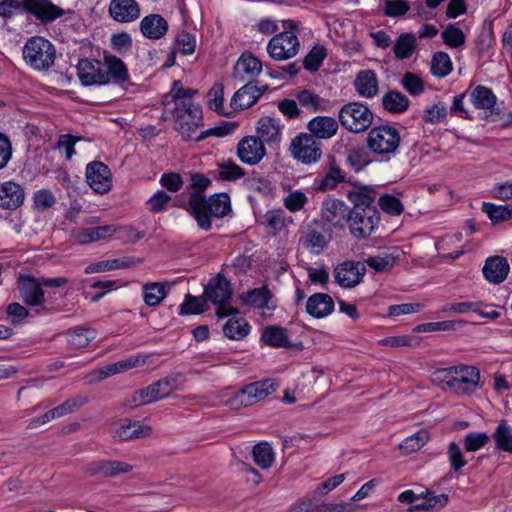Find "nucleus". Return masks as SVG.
<instances>
[{
    "mask_svg": "<svg viewBox=\"0 0 512 512\" xmlns=\"http://www.w3.org/2000/svg\"><path fill=\"white\" fill-rule=\"evenodd\" d=\"M86 179L88 185L99 194H105L112 187V174L109 167L100 162L93 161L86 166Z\"/></svg>",
    "mask_w": 512,
    "mask_h": 512,
    "instance_id": "15",
    "label": "nucleus"
},
{
    "mask_svg": "<svg viewBox=\"0 0 512 512\" xmlns=\"http://www.w3.org/2000/svg\"><path fill=\"white\" fill-rule=\"evenodd\" d=\"M306 311L314 318L326 317L334 311V301L328 294L315 293L308 298Z\"/></svg>",
    "mask_w": 512,
    "mask_h": 512,
    "instance_id": "30",
    "label": "nucleus"
},
{
    "mask_svg": "<svg viewBox=\"0 0 512 512\" xmlns=\"http://www.w3.org/2000/svg\"><path fill=\"white\" fill-rule=\"evenodd\" d=\"M395 258L389 253L368 257L365 263L377 272L385 271L394 265Z\"/></svg>",
    "mask_w": 512,
    "mask_h": 512,
    "instance_id": "60",
    "label": "nucleus"
},
{
    "mask_svg": "<svg viewBox=\"0 0 512 512\" xmlns=\"http://www.w3.org/2000/svg\"><path fill=\"white\" fill-rule=\"evenodd\" d=\"M7 319L13 325H20L29 316V310L20 303H10L6 308Z\"/></svg>",
    "mask_w": 512,
    "mask_h": 512,
    "instance_id": "63",
    "label": "nucleus"
},
{
    "mask_svg": "<svg viewBox=\"0 0 512 512\" xmlns=\"http://www.w3.org/2000/svg\"><path fill=\"white\" fill-rule=\"evenodd\" d=\"M417 48V39L411 32L402 33L393 44L394 56L397 60L410 58Z\"/></svg>",
    "mask_w": 512,
    "mask_h": 512,
    "instance_id": "35",
    "label": "nucleus"
},
{
    "mask_svg": "<svg viewBox=\"0 0 512 512\" xmlns=\"http://www.w3.org/2000/svg\"><path fill=\"white\" fill-rule=\"evenodd\" d=\"M482 211L487 214L493 224L512 219V207L508 205H494L483 203Z\"/></svg>",
    "mask_w": 512,
    "mask_h": 512,
    "instance_id": "46",
    "label": "nucleus"
},
{
    "mask_svg": "<svg viewBox=\"0 0 512 512\" xmlns=\"http://www.w3.org/2000/svg\"><path fill=\"white\" fill-rule=\"evenodd\" d=\"M224 86L221 83H216L208 92V106L211 110L225 115L224 112Z\"/></svg>",
    "mask_w": 512,
    "mask_h": 512,
    "instance_id": "55",
    "label": "nucleus"
},
{
    "mask_svg": "<svg viewBox=\"0 0 512 512\" xmlns=\"http://www.w3.org/2000/svg\"><path fill=\"white\" fill-rule=\"evenodd\" d=\"M226 337L233 340H242L250 332V325L243 318H231L223 326Z\"/></svg>",
    "mask_w": 512,
    "mask_h": 512,
    "instance_id": "44",
    "label": "nucleus"
},
{
    "mask_svg": "<svg viewBox=\"0 0 512 512\" xmlns=\"http://www.w3.org/2000/svg\"><path fill=\"white\" fill-rule=\"evenodd\" d=\"M89 402V397L84 394H79L73 398L67 399L59 406L55 407L56 416L58 418L63 417L65 415L71 414L75 410L84 406Z\"/></svg>",
    "mask_w": 512,
    "mask_h": 512,
    "instance_id": "53",
    "label": "nucleus"
},
{
    "mask_svg": "<svg viewBox=\"0 0 512 512\" xmlns=\"http://www.w3.org/2000/svg\"><path fill=\"white\" fill-rule=\"evenodd\" d=\"M278 388L279 383L275 379L267 378L256 381L233 392L225 404L232 409L249 407L275 393Z\"/></svg>",
    "mask_w": 512,
    "mask_h": 512,
    "instance_id": "6",
    "label": "nucleus"
},
{
    "mask_svg": "<svg viewBox=\"0 0 512 512\" xmlns=\"http://www.w3.org/2000/svg\"><path fill=\"white\" fill-rule=\"evenodd\" d=\"M348 210L344 202L337 199H327L323 202L321 215L323 220L334 227H343L348 219Z\"/></svg>",
    "mask_w": 512,
    "mask_h": 512,
    "instance_id": "27",
    "label": "nucleus"
},
{
    "mask_svg": "<svg viewBox=\"0 0 512 512\" xmlns=\"http://www.w3.org/2000/svg\"><path fill=\"white\" fill-rule=\"evenodd\" d=\"M308 198L307 196L300 190H295L293 192H290L284 199L283 203L284 206L290 211V212H297L304 208L305 204L307 203Z\"/></svg>",
    "mask_w": 512,
    "mask_h": 512,
    "instance_id": "64",
    "label": "nucleus"
},
{
    "mask_svg": "<svg viewBox=\"0 0 512 512\" xmlns=\"http://www.w3.org/2000/svg\"><path fill=\"white\" fill-rule=\"evenodd\" d=\"M119 229L120 228L115 225L80 228L74 232V238L79 244H88L111 237Z\"/></svg>",
    "mask_w": 512,
    "mask_h": 512,
    "instance_id": "29",
    "label": "nucleus"
},
{
    "mask_svg": "<svg viewBox=\"0 0 512 512\" xmlns=\"http://www.w3.org/2000/svg\"><path fill=\"white\" fill-rule=\"evenodd\" d=\"M23 7L44 22H51L64 15V10L49 0H24Z\"/></svg>",
    "mask_w": 512,
    "mask_h": 512,
    "instance_id": "21",
    "label": "nucleus"
},
{
    "mask_svg": "<svg viewBox=\"0 0 512 512\" xmlns=\"http://www.w3.org/2000/svg\"><path fill=\"white\" fill-rule=\"evenodd\" d=\"M378 205L381 209L390 215H400L403 211V205L401 201L390 194H384L379 197Z\"/></svg>",
    "mask_w": 512,
    "mask_h": 512,
    "instance_id": "61",
    "label": "nucleus"
},
{
    "mask_svg": "<svg viewBox=\"0 0 512 512\" xmlns=\"http://www.w3.org/2000/svg\"><path fill=\"white\" fill-rule=\"evenodd\" d=\"M40 277L21 275L18 278V291L22 301L30 307L36 308V314L51 313L52 309L46 305L45 292Z\"/></svg>",
    "mask_w": 512,
    "mask_h": 512,
    "instance_id": "11",
    "label": "nucleus"
},
{
    "mask_svg": "<svg viewBox=\"0 0 512 512\" xmlns=\"http://www.w3.org/2000/svg\"><path fill=\"white\" fill-rule=\"evenodd\" d=\"M410 9L406 0H384L383 12L387 17H401Z\"/></svg>",
    "mask_w": 512,
    "mask_h": 512,
    "instance_id": "58",
    "label": "nucleus"
},
{
    "mask_svg": "<svg viewBox=\"0 0 512 512\" xmlns=\"http://www.w3.org/2000/svg\"><path fill=\"white\" fill-rule=\"evenodd\" d=\"M492 438L495 441L497 449L512 452V427L509 426L505 420L500 421L492 434Z\"/></svg>",
    "mask_w": 512,
    "mask_h": 512,
    "instance_id": "45",
    "label": "nucleus"
},
{
    "mask_svg": "<svg viewBox=\"0 0 512 512\" xmlns=\"http://www.w3.org/2000/svg\"><path fill=\"white\" fill-rule=\"evenodd\" d=\"M352 208L348 214L347 221L351 234L358 238L364 239L369 237L377 228L380 216L377 208H368L367 210Z\"/></svg>",
    "mask_w": 512,
    "mask_h": 512,
    "instance_id": "13",
    "label": "nucleus"
},
{
    "mask_svg": "<svg viewBox=\"0 0 512 512\" xmlns=\"http://www.w3.org/2000/svg\"><path fill=\"white\" fill-rule=\"evenodd\" d=\"M56 203L54 194L48 189L37 190L33 194V206L37 211L44 212Z\"/></svg>",
    "mask_w": 512,
    "mask_h": 512,
    "instance_id": "57",
    "label": "nucleus"
},
{
    "mask_svg": "<svg viewBox=\"0 0 512 512\" xmlns=\"http://www.w3.org/2000/svg\"><path fill=\"white\" fill-rule=\"evenodd\" d=\"M299 245L312 254L321 253L330 242L320 223L313 221L301 230Z\"/></svg>",
    "mask_w": 512,
    "mask_h": 512,
    "instance_id": "14",
    "label": "nucleus"
},
{
    "mask_svg": "<svg viewBox=\"0 0 512 512\" xmlns=\"http://www.w3.org/2000/svg\"><path fill=\"white\" fill-rule=\"evenodd\" d=\"M326 56L327 52L325 47L322 45H315L305 56L303 60V67L309 72H316L320 68Z\"/></svg>",
    "mask_w": 512,
    "mask_h": 512,
    "instance_id": "49",
    "label": "nucleus"
},
{
    "mask_svg": "<svg viewBox=\"0 0 512 512\" xmlns=\"http://www.w3.org/2000/svg\"><path fill=\"white\" fill-rule=\"evenodd\" d=\"M261 339L272 347H288L290 346L287 330L278 326H269L265 328Z\"/></svg>",
    "mask_w": 512,
    "mask_h": 512,
    "instance_id": "43",
    "label": "nucleus"
},
{
    "mask_svg": "<svg viewBox=\"0 0 512 512\" xmlns=\"http://www.w3.org/2000/svg\"><path fill=\"white\" fill-rule=\"evenodd\" d=\"M236 154L247 165L258 164L266 155L263 142L255 136H245L237 144Z\"/></svg>",
    "mask_w": 512,
    "mask_h": 512,
    "instance_id": "17",
    "label": "nucleus"
},
{
    "mask_svg": "<svg viewBox=\"0 0 512 512\" xmlns=\"http://www.w3.org/2000/svg\"><path fill=\"white\" fill-rule=\"evenodd\" d=\"M289 152L297 161L309 165L321 158L322 145L311 134L303 132L292 138Z\"/></svg>",
    "mask_w": 512,
    "mask_h": 512,
    "instance_id": "12",
    "label": "nucleus"
},
{
    "mask_svg": "<svg viewBox=\"0 0 512 512\" xmlns=\"http://www.w3.org/2000/svg\"><path fill=\"white\" fill-rule=\"evenodd\" d=\"M160 393V381H156L152 385L135 391L131 398L125 403L126 406L135 407L146 405L158 400Z\"/></svg>",
    "mask_w": 512,
    "mask_h": 512,
    "instance_id": "37",
    "label": "nucleus"
},
{
    "mask_svg": "<svg viewBox=\"0 0 512 512\" xmlns=\"http://www.w3.org/2000/svg\"><path fill=\"white\" fill-rule=\"evenodd\" d=\"M211 180L202 174H192L187 211L196 219L204 230L211 228V218L224 217L230 211V198L226 193L214 194L206 198L202 193L209 187Z\"/></svg>",
    "mask_w": 512,
    "mask_h": 512,
    "instance_id": "2",
    "label": "nucleus"
},
{
    "mask_svg": "<svg viewBox=\"0 0 512 512\" xmlns=\"http://www.w3.org/2000/svg\"><path fill=\"white\" fill-rule=\"evenodd\" d=\"M272 297L270 290L266 286L255 288L240 295V299L245 305L257 308H269V301Z\"/></svg>",
    "mask_w": 512,
    "mask_h": 512,
    "instance_id": "39",
    "label": "nucleus"
},
{
    "mask_svg": "<svg viewBox=\"0 0 512 512\" xmlns=\"http://www.w3.org/2000/svg\"><path fill=\"white\" fill-rule=\"evenodd\" d=\"M109 13L117 22L128 23L139 18L140 7L136 0H112Z\"/></svg>",
    "mask_w": 512,
    "mask_h": 512,
    "instance_id": "24",
    "label": "nucleus"
},
{
    "mask_svg": "<svg viewBox=\"0 0 512 512\" xmlns=\"http://www.w3.org/2000/svg\"><path fill=\"white\" fill-rule=\"evenodd\" d=\"M267 86H259L257 82H248L235 92L231 99V107L234 110L251 107L266 91Z\"/></svg>",
    "mask_w": 512,
    "mask_h": 512,
    "instance_id": "20",
    "label": "nucleus"
},
{
    "mask_svg": "<svg viewBox=\"0 0 512 512\" xmlns=\"http://www.w3.org/2000/svg\"><path fill=\"white\" fill-rule=\"evenodd\" d=\"M204 296L214 305L218 306L216 315L220 318L237 314V310L228 305L232 296V287L230 282L218 274L212 278L204 289Z\"/></svg>",
    "mask_w": 512,
    "mask_h": 512,
    "instance_id": "10",
    "label": "nucleus"
},
{
    "mask_svg": "<svg viewBox=\"0 0 512 512\" xmlns=\"http://www.w3.org/2000/svg\"><path fill=\"white\" fill-rule=\"evenodd\" d=\"M469 99L477 109L492 111L496 104V96L493 91L483 85L476 86L469 94Z\"/></svg>",
    "mask_w": 512,
    "mask_h": 512,
    "instance_id": "34",
    "label": "nucleus"
},
{
    "mask_svg": "<svg viewBox=\"0 0 512 512\" xmlns=\"http://www.w3.org/2000/svg\"><path fill=\"white\" fill-rule=\"evenodd\" d=\"M55 58L56 49L54 45L43 37H31L23 47V59L33 70H48L54 64Z\"/></svg>",
    "mask_w": 512,
    "mask_h": 512,
    "instance_id": "7",
    "label": "nucleus"
},
{
    "mask_svg": "<svg viewBox=\"0 0 512 512\" xmlns=\"http://www.w3.org/2000/svg\"><path fill=\"white\" fill-rule=\"evenodd\" d=\"M421 494V499H423V501L421 503L411 505L408 508V512H432L445 507L448 503L449 498L447 494L435 495L429 490H426Z\"/></svg>",
    "mask_w": 512,
    "mask_h": 512,
    "instance_id": "33",
    "label": "nucleus"
},
{
    "mask_svg": "<svg viewBox=\"0 0 512 512\" xmlns=\"http://www.w3.org/2000/svg\"><path fill=\"white\" fill-rule=\"evenodd\" d=\"M433 381L456 395H470L479 387L480 371L475 366L461 364L435 371Z\"/></svg>",
    "mask_w": 512,
    "mask_h": 512,
    "instance_id": "4",
    "label": "nucleus"
},
{
    "mask_svg": "<svg viewBox=\"0 0 512 512\" xmlns=\"http://www.w3.org/2000/svg\"><path fill=\"white\" fill-rule=\"evenodd\" d=\"M354 87L361 97L373 98L379 91L376 73L373 70L359 71L354 80Z\"/></svg>",
    "mask_w": 512,
    "mask_h": 512,
    "instance_id": "31",
    "label": "nucleus"
},
{
    "mask_svg": "<svg viewBox=\"0 0 512 512\" xmlns=\"http://www.w3.org/2000/svg\"><path fill=\"white\" fill-rule=\"evenodd\" d=\"M489 441V436L484 433L470 432L463 439L464 448L468 452H475L484 447Z\"/></svg>",
    "mask_w": 512,
    "mask_h": 512,
    "instance_id": "59",
    "label": "nucleus"
},
{
    "mask_svg": "<svg viewBox=\"0 0 512 512\" xmlns=\"http://www.w3.org/2000/svg\"><path fill=\"white\" fill-rule=\"evenodd\" d=\"M96 331L92 328H75L66 333L67 341L72 348L81 349L89 345L96 338Z\"/></svg>",
    "mask_w": 512,
    "mask_h": 512,
    "instance_id": "40",
    "label": "nucleus"
},
{
    "mask_svg": "<svg viewBox=\"0 0 512 512\" xmlns=\"http://www.w3.org/2000/svg\"><path fill=\"white\" fill-rule=\"evenodd\" d=\"M452 71V62L449 55L445 52H437L433 55L431 61V73L434 76L443 78Z\"/></svg>",
    "mask_w": 512,
    "mask_h": 512,
    "instance_id": "50",
    "label": "nucleus"
},
{
    "mask_svg": "<svg viewBox=\"0 0 512 512\" xmlns=\"http://www.w3.org/2000/svg\"><path fill=\"white\" fill-rule=\"evenodd\" d=\"M196 93L194 89L184 88L180 80H175L171 90L162 95L164 113L171 117L174 129L182 139L200 142L210 136L223 137L231 134L236 128L232 123L199 132V128L203 126V115L201 106L192 99Z\"/></svg>",
    "mask_w": 512,
    "mask_h": 512,
    "instance_id": "1",
    "label": "nucleus"
},
{
    "mask_svg": "<svg viewBox=\"0 0 512 512\" xmlns=\"http://www.w3.org/2000/svg\"><path fill=\"white\" fill-rule=\"evenodd\" d=\"M341 126L352 133L366 131L373 123V113L360 102H350L341 107L338 113Z\"/></svg>",
    "mask_w": 512,
    "mask_h": 512,
    "instance_id": "9",
    "label": "nucleus"
},
{
    "mask_svg": "<svg viewBox=\"0 0 512 512\" xmlns=\"http://www.w3.org/2000/svg\"><path fill=\"white\" fill-rule=\"evenodd\" d=\"M286 24L288 30L274 35L267 44V53L277 61L295 57L300 49V42L295 33L297 24L292 20H288Z\"/></svg>",
    "mask_w": 512,
    "mask_h": 512,
    "instance_id": "8",
    "label": "nucleus"
},
{
    "mask_svg": "<svg viewBox=\"0 0 512 512\" xmlns=\"http://www.w3.org/2000/svg\"><path fill=\"white\" fill-rule=\"evenodd\" d=\"M218 178L224 181H236L246 175L244 168L231 159H225L217 163Z\"/></svg>",
    "mask_w": 512,
    "mask_h": 512,
    "instance_id": "42",
    "label": "nucleus"
},
{
    "mask_svg": "<svg viewBox=\"0 0 512 512\" xmlns=\"http://www.w3.org/2000/svg\"><path fill=\"white\" fill-rule=\"evenodd\" d=\"M308 134L314 139L327 140L334 137L338 131V122L335 118L329 116H316L308 121L306 125Z\"/></svg>",
    "mask_w": 512,
    "mask_h": 512,
    "instance_id": "22",
    "label": "nucleus"
},
{
    "mask_svg": "<svg viewBox=\"0 0 512 512\" xmlns=\"http://www.w3.org/2000/svg\"><path fill=\"white\" fill-rule=\"evenodd\" d=\"M140 31L148 39H160V15L145 16L140 22Z\"/></svg>",
    "mask_w": 512,
    "mask_h": 512,
    "instance_id": "52",
    "label": "nucleus"
},
{
    "mask_svg": "<svg viewBox=\"0 0 512 512\" xmlns=\"http://www.w3.org/2000/svg\"><path fill=\"white\" fill-rule=\"evenodd\" d=\"M345 172L337 164L334 157L329 158V167L324 176L316 180V189L326 191L334 189L339 183L345 181Z\"/></svg>",
    "mask_w": 512,
    "mask_h": 512,
    "instance_id": "32",
    "label": "nucleus"
},
{
    "mask_svg": "<svg viewBox=\"0 0 512 512\" xmlns=\"http://www.w3.org/2000/svg\"><path fill=\"white\" fill-rule=\"evenodd\" d=\"M175 47L182 54L190 55L195 51L196 38L194 35L186 31H182L176 37Z\"/></svg>",
    "mask_w": 512,
    "mask_h": 512,
    "instance_id": "62",
    "label": "nucleus"
},
{
    "mask_svg": "<svg viewBox=\"0 0 512 512\" xmlns=\"http://www.w3.org/2000/svg\"><path fill=\"white\" fill-rule=\"evenodd\" d=\"M366 269L364 264L356 261H344L337 265L333 271L335 282L343 288H353L358 285Z\"/></svg>",
    "mask_w": 512,
    "mask_h": 512,
    "instance_id": "16",
    "label": "nucleus"
},
{
    "mask_svg": "<svg viewBox=\"0 0 512 512\" xmlns=\"http://www.w3.org/2000/svg\"><path fill=\"white\" fill-rule=\"evenodd\" d=\"M207 299L203 296L186 295L180 306V314H200L208 309Z\"/></svg>",
    "mask_w": 512,
    "mask_h": 512,
    "instance_id": "51",
    "label": "nucleus"
},
{
    "mask_svg": "<svg viewBox=\"0 0 512 512\" xmlns=\"http://www.w3.org/2000/svg\"><path fill=\"white\" fill-rule=\"evenodd\" d=\"M150 433V426L140 421H132L129 419L119 421L111 430L112 436L122 441L144 438L149 436Z\"/></svg>",
    "mask_w": 512,
    "mask_h": 512,
    "instance_id": "18",
    "label": "nucleus"
},
{
    "mask_svg": "<svg viewBox=\"0 0 512 512\" xmlns=\"http://www.w3.org/2000/svg\"><path fill=\"white\" fill-rule=\"evenodd\" d=\"M132 468V465L123 461L100 460L87 463L84 471L91 476L115 477L130 472Z\"/></svg>",
    "mask_w": 512,
    "mask_h": 512,
    "instance_id": "19",
    "label": "nucleus"
},
{
    "mask_svg": "<svg viewBox=\"0 0 512 512\" xmlns=\"http://www.w3.org/2000/svg\"><path fill=\"white\" fill-rule=\"evenodd\" d=\"M24 198V190L18 183L6 181L0 184V208L15 210L23 204Z\"/></svg>",
    "mask_w": 512,
    "mask_h": 512,
    "instance_id": "25",
    "label": "nucleus"
},
{
    "mask_svg": "<svg viewBox=\"0 0 512 512\" xmlns=\"http://www.w3.org/2000/svg\"><path fill=\"white\" fill-rule=\"evenodd\" d=\"M509 271V263L503 256H491L487 258L482 269L484 278L492 284L504 282Z\"/></svg>",
    "mask_w": 512,
    "mask_h": 512,
    "instance_id": "23",
    "label": "nucleus"
},
{
    "mask_svg": "<svg viewBox=\"0 0 512 512\" xmlns=\"http://www.w3.org/2000/svg\"><path fill=\"white\" fill-rule=\"evenodd\" d=\"M262 72V63L252 53H243L234 67V78L245 81L247 78L258 76Z\"/></svg>",
    "mask_w": 512,
    "mask_h": 512,
    "instance_id": "28",
    "label": "nucleus"
},
{
    "mask_svg": "<svg viewBox=\"0 0 512 512\" xmlns=\"http://www.w3.org/2000/svg\"><path fill=\"white\" fill-rule=\"evenodd\" d=\"M382 104L385 110L400 114L408 109L409 99L403 93L392 90L382 97Z\"/></svg>",
    "mask_w": 512,
    "mask_h": 512,
    "instance_id": "41",
    "label": "nucleus"
},
{
    "mask_svg": "<svg viewBox=\"0 0 512 512\" xmlns=\"http://www.w3.org/2000/svg\"><path fill=\"white\" fill-rule=\"evenodd\" d=\"M261 224L272 234L276 235L287 226V216L283 209L267 211L261 219Z\"/></svg>",
    "mask_w": 512,
    "mask_h": 512,
    "instance_id": "38",
    "label": "nucleus"
},
{
    "mask_svg": "<svg viewBox=\"0 0 512 512\" xmlns=\"http://www.w3.org/2000/svg\"><path fill=\"white\" fill-rule=\"evenodd\" d=\"M282 129L283 126L279 120L269 116L261 117L257 123L258 139L263 144L267 143L268 145L278 146L282 139Z\"/></svg>",
    "mask_w": 512,
    "mask_h": 512,
    "instance_id": "26",
    "label": "nucleus"
},
{
    "mask_svg": "<svg viewBox=\"0 0 512 512\" xmlns=\"http://www.w3.org/2000/svg\"><path fill=\"white\" fill-rule=\"evenodd\" d=\"M376 196V191L369 187H358L348 192V199L354 204L353 208H359V210L376 208L374 205Z\"/></svg>",
    "mask_w": 512,
    "mask_h": 512,
    "instance_id": "36",
    "label": "nucleus"
},
{
    "mask_svg": "<svg viewBox=\"0 0 512 512\" xmlns=\"http://www.w3.org/2000/svg\"><path fill=\"white\" fill-rule=\"evenodd\" d=\"M253 460L262 469L271 467L274 461V452L268 443H259L253 447Z\"/></svg>",
    "mask_w": 512,
    "mask_h": 512,
    "instance_id": "48",
    "label": "nucleus"
},
{
    "mask_svg": "<svg viewBox=\"0 0 512 512\" xmlns=\"http://www.w3.org/2000/svg\"><path fill=\"white\" fill-rule=\"evenodd\" d=\"M443 42L452 48H458L465 43V34L453 24L448 25L441 34Z\"/></svg>",
    "mask_w": 512,
    "mask_h": 512,
    "instance_id": "56",
    "label": "nucleus"
},
{
    "mask_svg": "<svg viewBox=\"0 0 512 512\" xmlns=\"http://www.w3.org/2000/svg\"><path fill=\"white\" fill-rule=\"evenodd\" d=\"M400 84L411 96H419L424 92V81L412 72H405Z\"/></svg>",
    "mask_w": 512,
    "mask_h": 512,
    "instance_id": "54",
    "label": "nucleus"
},
{
    "mask_svg": "<svg viewBox=\"0 0 512 512\" xmlns=\"http://www.w3.org/2000/svg\"><path fill=\"white\" fill-rule=\"evenodd\" d=\"M294 96L299 104L309 112L324 110L322 106V99L311 90L303 89L297 91Z\"/></svg>",
    "mask_w": 512,
    "mask_h": 512,
    "instance_id": "47",
    "label": "nucleus"
},
{
    "mask_svg": "<svg viewBox=\"0 0 512 512\" xmlns=\"http://www.w3.org/2000/svg\"><path fill=\"white\" fill-rule=\"evenodd\" d=\"M77 74L85 86L121 85L129 80L127 66L113 55H104L103 60L81 59L77 64Z\"/></svg>",
    "mask_w": 512,
    "mask_h": 512,
    "instance_id": "3",
    "label": "nucleus"
},
{
    "mask_svg": "<svg viewBox=\"0 0 512 512\" xmlns=\"http://www.w3.org/2000/svg\"><path fill=\"white\" fill-rule=\"evenodd\" d=\"M400 142L399 131L391 125L376 126L367 135L368 149L385 161L395 157Z\"/></svg>",
    "mask_w": 512,
    "mask_h": 512,
    "instance_id": "5",
    "label": "nucleus"
}]
</instances>
